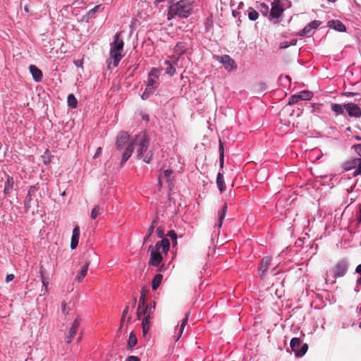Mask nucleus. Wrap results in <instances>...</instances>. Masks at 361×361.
<instances>
[{"instance_id": "26", "label": "nucleus", "mask_w": 361, "mask_h": 361, "mask_svg": "<svg viewBox=\"0 0 361 361\" xmlns=\"http://www.w3.org/2000/svg\"><path fill=\"white\" fill-rule=\"evenodd\" d=\"M189 316H190V312H188L185 314V317L183 319H182L180 326V328H179V334H178V336L177 337L176 341H178L180 338V337L182 336V334L183 333V331H184V329H185V325L188 323V320Z\"/></svg>"}, {"instance_id": "60", "label": "nucleus", "mask_w": 361, "mask_h": 361, "mask_svg": "<svg viewBox=\"0 0 361 361\" xmlns=\"http://www.w3.org/2000/svg\"><path fill=\"white\" fill-rule=\"evenodd\" d=\"M219 162L220 166L222 168L224 166V155L221 154L219 157Z\"/></svg>"}, {"instance_id": "9", "label": "nucleus", "mask_w": 361, "mask_h": 361, "mask_svg": "<svg viewBox=\"0 0 361 361\" xmlns=\"http://www.w3.org/2000/svg\"><path fill=\"white\" fill-rule=\"evenodd\" d=\"M348 270V264L345 260L338 262L333 268L335 277L343 276Z\"/></svg>"}, {"instance_id": "35", "label": "nucleus", "mask_w": 361, "mask_h": 361, "mask_svg": "<svg viewBox=\"0 0 361 361\" xmlns=\"http://www.w3.org/2000/svg\"><path fill=\"white\" fill-rule=\"evenodd\" d=\"M145 297H146L145 291L144 289H142L141 291V295H140V298L139 300V304H138L139 309L145 307L146 306Z\"/></svg>"}, {"instance_id": "7", "label": "nucleus", "mask_w": 361, "mask_h": 361, "mask_svg": "<svg viewBox=\"0 0 361 361\" xmlns=\"http://www.w3.org/2000/svg\"><path fill=\"white\" fill-rule=\"evenodd\" d=\"M148 250H151L149 264L154 267H158L161 263L163 259L159 250H157L155 247H153L152 245H149Z\"/></svg>"}, {"instance_id": "45", "label": "nucleus", "mask_w": 361, "mask_h": 361, "mask_svg": "<svg viewBox=\"0 0 361 361\" xmlns=\"http://www.w3.org/2000/svg\"><path fill=\"white\" fill-rule=\"evenodd\" d=\"M183 45V43L182 42L178 43L176 46V51L178 52L180 51V52H183L185 51V47Z\"/></svg>"}, {"instance_id": "40", "label": "nucleus", "mask_w": 361, "mask_h": 361, "mask_svg": "<svg viewBox=\"0 0 361 361\" xmlns=\"http://www.w3.org/2000/svg\"><path fill=\"white\" fill-rule=\"evenodd\" d=\"M167 235L172 239L174 243H176L177 235L174 231H169Z\"/></svg>"}, {"instance_id": "24", "label": "nucleus", "mask_w": 361, "mask_h": 361, "mask_svg": "<svg viewBox=\"0 0 361 361\" xmlns=\"http://www.w3.org/2000/svg\"><path fill=\"white\" fill-rule=\"evenodd\" d=\"M216 185L221 192L226 190V184L224 182V176L221 173H219L217 174Z\"/></svg>"}, {"instance_id": "2", "label": "nucleus", "mask_w": 361, "mask_h": 361, "mask_svg": "<svg viewBox=\"0 0 361 361\" xmlns=\"http://www.w3.org/2000/svg\"><path fill=\"white\" fill-rule=\"evenodd\" d=\"M192 8V2L190 0H180L169 6L167 18L170 20L175 16L187 18L190 15Z\"/></svg>"}, {"instance_id": "33", "label": "nucleus", "mask_w": 361, "mask_h": 361, "mask_svg": "<svg viewBox=\"0 0 361 361\" xmlns=\"http://www.w3.org/2000/svg\"><path fill=\"white\" fill-rule=\"evenodd\" d=\"M165 63L167 65L166 73L170 75H173L176 73L175 66L168 61H166Z\"/></svg>"}, {"instance_id": "58", "label": "nucleus", "mask_w": 361, "mask_h": 361, "mask_svg": "<svg viewBox=\"0 0 361 361\" xmlns=\"http://www.w3.org/2000/svg\"><path fill=\"white\" fill-rule=\"evenodd\" d=\"M146 307H151V311L154 312L155 310V302H154L153 304L146 305Z\"/></svg>"}, {"instance_id": "38", "label": "nucleus", "mask_w": 361, "mask_h": 361, "mask_svg": "<svg viewBox=\"0 0 361 361\" xmlns=\"http://www.w3.org/2000/svg\"><path fill=\"white\" fill-rule=\"evenodd\" d=\"M39 274H40V276H41L42 284L45 287V288L47 289V286H48L49 282L47 281V279L43 276V267L42 266L40 267Z\"/></svg>"}, {"instance_id": "39", "label": "nucleus", "mask_w": 361, "mask_h": 361, "mask_svg": "<svg viewBox=\"0 0 361 361\" xmlns=\"http://www.w3.org/2000/svg\"><path fill=\"white\" fill-rule=\"evenodd\" d=\"M359 164H357V167L353 173V176H357L361 174V158H359Z\"/></svg>"}, {"instance_id": "59", "label": "nucleus", "mask_w": 361, "mask_h": 361, "mask_svg": "<svg viewBox=\"0 0 361 361\" xmlns=\"http://www.w3.org/2000/svg\"><path fill=\"white\" fill-rule=\"evenodd\" d=\"M102 152V148L101 147H99L97 148V152L95 153V154L94 155V158H97Z\"/></svg>"}, {"instance_id": "21", "label": "nucleus", "mask_w": 361, "mask_h": 361, "mask_svg": "<svg viewBox=\"0 0 361 361\" xmlns=\"http://www.w3.org/2000/svg\"><path fill=\"white\" fill-rule=\"evenodd\" d=\"M221 62L226 69L231 70L235 65V61L228 55H224L221 57Z\"/></svg>"}, {"instance_id": "3", "label": "nucleus", "mask_w": 361, "mask_h": 361, "mask_svg": "<svg viewBox=\"0 0 361 361\" xmlns=\"http://www.w3.org/2000/svg\"><path fill=\"white\" fill-rule=\"evenodd\" d=\"M121 32H118L114 37V41L110 44V59L109 67L112 63L114 67L118 66L119 61L123 57L121 54L123 49L124 42L120 38Z\"/></svg>"}, {"instance_id": "51", "label": "nucleus", "mask_w": 361, "mask_h": 361, "mask_svg": "<svg viewBox=\"0 0 361 361\" xmlns=\"http://www.w3.org/2000/svg\"><path fill=\"white\" fill-rule=\"evenodd\" d=\"M13 279H14L13 274H8L6 277V281L7 283H8V282L11 281L12 280H13Z\"/></svg>"}, {"instance_id": "41", "label": "nucleus", "mask_w": 361, "mask_h": 361, "mask_svg": "<svg viewBox=\"0 0 361 361\" xmlns=\"http://www.w3.org/2000/svg\"><path fill=\"white\" fill-rule=\"evenodd\" d=\"M128 310H129V307L127 306L123 311V314H122V317H121V325L123 324V322H124V319L126 317V315L128 314Z\"/></svg>"}, {"instance_id": "29", "label": "nucleus", "mask_w": 361, "mask_h": 361, "mask_svg": "<svg viewBox=\"0 0 361 361\" xmlns=\"http://www.w3.org/2000/svg\"><path fill=\"white\" fill-rule=\"evenodd\" d=\"M173 173L172 170L167 169L164 171V173L161 175L159 178V185H161V179H165L166 182H169L171 180V176Z\"/></svg>"}, {"instance_id": "50", "label": "nucleus", "mask_w": 361, "mask_h": 361, "mask_svg": "<svg viewBox=\"0 0 361 361\" xmlns=\"http://www.w3.org/2000/svg\"><path fill=\"white\" fill-rule=\"evenodd\" d=\"M126 361H140L137 356H129L126 358Z\"/></svg>"}, {"instance_id": "10", "label": "nucleus", "mask_w": 361, "mask_h": 361, "mask_svg": "<svg viewBox=\"0 0 361 361\" xmlns=\"http://www.w3.org/2000/svg\"><path fill=\"white\" fill-rule=\"evenodd\" d=\"M344 108L350 117L360 118L361 117L360 108L354 103H347L344 104Z\"/></svg>"}, {"instance_id": "23", "label": "nucleus", "mask_w": 361, "mask_h": 361, "mask_svg": "<svg viewBox=\"0 0 361 361\" xmlns=\"http://www.w3.org/2000/svg\"><path fill=\"white\" fill-rule=\"evenodd\" d=\"M13 179L11 176H8L6 181L5 182V187L4 190V192L5 195H8L13 187Z\"/></svg>"}, {"instance_id": "64", "label": "nucleus", "mask_w": 361, "mask_h": 361, "mask_svg": "<svg viewBox=\"0 0 361 361\" xmlns=\"http://www.w3.org/2000/svg\"><path fill=\"white\" fill-rule=\"evenodd\" d=\"M345 94L346 96H348V97H349V96H353V95H355V94H357V93H353V92H346Z\"/></svg>"}, {"instance_id": "42", "label": "nucleus", "mask_w": 361, "mask_h": 361, "mask_svg": "<svg viewBox=\"0 0 361 361\" xmlns=\"http://www.w3.org/2000/svg\"><path fill=\"white\" fill-rule=\"evenodd\" d=\"M49 152L47 151L45 153H44V155L42 156V159H43V162L45 164H48L50 163V159L49 157Z\"/></svg>"}, {"instance_id": "49", "label": "nucleus", "mask_w": 361, "mask_h": 361, "mask_svg": "<svg viewBox=\"0 0 361 361\" xmlns=\"http://www.w3.org/2000/svg\"><path fill=\"white\" fill-rule=\"evenodd\" d=\"M35 190H36L35 185L30 186L29 188V190H28V193H27L28 197H32V195H33Z\"/></svg>"}, {"instance_id": "36", "label": "nucleus", "mask_w": 361, "mask_h": 361, "mask_svg": "<svg viewBox=\"0 0 361 361\" xmlns=\"http://www.w3.org/2000/svg\"><path fill=\"white\" fill-rule=\"evenodd\" d=\"M258 8L259 9V11L262 13V15L264 16H267V14L269 11V6L264 3H261L259 4V6H258Z\"/></svg>"}, {"instance_id": "30", "label": "nucleus", "mask_w": 361, "mask_h": 361, "mask_svg": "<svg viewBox=\"0 0 361 361\" xmlns=\"http://www.w3.org/2000/svg\"><path fill=\"white\" fill-rule=\"evenodd\" d=\"M137 340L135 334L133 332H131L129 336L128 345L129 348H133L137 343Z\"/></svg>"}, {"instance_id": "25", "label": "nucleus", "mask_w": 361, "mask_h": 361, "mask_svg": "<svg viewBox=\"0 0 361 361\" xmlns=\"http://www.w3.org/2000/svg\"><path fill=\"white\" fill-rule=\"evenodd\" d=\"M163 276L161 274H157L154 276L152 282V288L155 290L161 283Z\"/></svg>"}, {"instance_id": "1", "label": "nucleus", "mask_w": 361, "mask_h": 361, "mask_svg": "<svg viewBox=\"0 0 361 361\" xmlns=\"http://www.w3.org/2000/svg\"><path fill=\"white\" fill-rule=\"evenodd\" d=\"M149 142V139L146 133L141 132L137 134L133 142L126 147L123 154L121 164H124L130 157L135 147H137V159H142L145 163L149 164L152 157V152H148L146 154H144L148 149Z\"/></svg>"}, {"instance_id": "16", "label": "nucleus", "mask_w": 361, "mask_h": 361, "mask_svg": "<svg viewBox=\"0 0 361 361\" xmlns=\"http://www.w3.org/2000/svg\"><path fill=\"white\" fill-rule=\"evenodd\" d=\"M30 72L31 73L33 79L36 82H39L42 79V72L35 65H30L29 66Z\"/></svg>"}, {"instance_id": "47", "label": "nucleus", "mask_w": 361, "mask_h": 361, "mask_svg": "<svg viewBox=\"0 0 361 361\" xmlns=\"http://www.w3.org/2000/svg\"><path fill=\"white\" fill-rule=\"evenodd\" d=\"M153 232L154 231H152V228H148L147 233L145 235V237L144 238V243L147 242V240L149 238V237L152 235Z\"/></svg>"}, {"instance_id": "53", "label": "nucleus", "mask_w": 361, "mask_h": 361, "mask_svg": "<svg viewBox=\"0 0 361 361\" xmlns=\"http://www.w3.org/2000/svg\"><path fill=\"white\" fill-rule=\"evenodd\" d=\"M82 60H75L74 61V63L78 67H82Z\"/></svg>"}, {"instance_id": "43", "label": "nucleus", "mask_w": 361, "mask_h": 361, "mask_svg": "<svg viewBox=\"0 0 361 361\" xmlns=\"http://www.w3.org/2000/svg\"><path fill=\"white\" fill-rule=\"evenodd\" d=\"M153 92L154 91H148L147 87H146L145 92L141 96L142 99L144 100L147 99L149 97V94H152Z\"/></svg>"}, {"instance_id": "48", "label": "nucleus", "mask_w": 361, "mask_h": 361, "mask_svg": "<svg viewBox=\"0 0 361 361\" xmlns=\"http://www.w3.org/2000/svg\"><path fill=\"white\" fill-rule=\"evenodd\" d=\"M136 314H137V318L138 319H140L141 317H143V308L139 309V307H137Z\"/></svg>"}, {"instance_id": "18", "label": "nucleus", "mask_w": 361, "mask_h": 361, "mask_svg": "<svg viewBox=\"0 0 361 361\" xmlns=\"http://www.w3.org/2000/svg\"><path fill=\"white\" fill-rule=\"evenodd\" d=\"M358 161H359V158L350 159L343 163V168L346 171H350L353 169H357V164H359Z\"/></svg>"}, {"instance_id": "56", "label": "nucleus", "mask_w": 361, "mask_h": 361, "mask_svg": "<svg viewBox=\"0 0 361 361\" xmlns=\"http://www.w3.org/2000/svg\"><path fill=\"white\" fill-rule=\"evenodd\" d=\"M157 224V219H156L153 220V221L152 222L151 226H149V228H152V231H154V229L156 227Z\"/></svg>"}, {"instance_id": "20", "label": "nucleus", "mask_w": 361, "mask_h": 361, "mask_svg": "<svg viewBox=\"0 0 361 361\" xmlns=\"http://www.w3.org/2000/svg\"><path fill=\"white\" fill-rule=\"evenodd\" d=\"M328 23L330 27H332L338 32H345L346 30L345 26L340 20H332L329 21Z\"/></svg>"}, {"instance_id": "62", "label": "nucleus", "mask_w": 361, "mask_h": 361, "mask_svg": "<svg viewBox=\"0 0 361 361\" xmlns=\"http://www.w3.org/2000/svg\"><path fill=\"white\" fill-rule=\"evenodd\" d=\"M355 271L361 275V264L357 266Z\"/></svg>"}, {"instance_id": "19", "label": "nucleus", "mask_w": 361, "mask_h": 361, "mask_svg": "<svg viewBox=\"0 0 361 361\" xmlns=\"http://www.w3.org/2000/svg\"><path fill=\"white\" fill-rule=\"evenodd\" d=\"M90 264V262L87 261L85 263V264L82 267L81 270L78 273V274L75 278V280L78 282H81L82 279L85 277L89 266Z\"/></svg>"}, {"instance_id": "52", "label": "nucleus", "mask_w": 361, "mask_h": 361, "mask_svg": "<svg viewBox=\"0 0 361 361\" xmlns=\"http://www.w3.org/2000/svg\"><path fill=\"white\" fill-rule=\"evenodd\" d=\"M289 44L287 42H283L280 44V49H285L289 47Z\"/></svg>"}, {"instance_id": "17", "label": "nucleus", "mask_w": 361, "mask_h": 361, "mask_svg": "<svg viewBox=\"0 0 361 361\" xmlns=\"http://www.w3.org/2000/svg\"><path fill=\"white\" fill-rule=\"evenodd\" d=\"M169 240L168 238H163L161 241L157 243L154 247L158 250L161 249L163 252L166 253L169 250Z\"/></svg>"}, {"instance_id": "13", "label": "nucleus", "mask_w": 361, "mask_h": 361, "mask_svg": "<svg viewBox=\"0 0 361 361\" xmlns=\"http://www.w3.org/2000/svg\"><path fill=\"white\" fill-rule=\"evenodd\" d=\"M271 262V258L270 257H264L262 258L260 267L258 269L259 275L262 277L267 273Z\"/></svg>"}, {"instance_id": "55", "label": "nucleus", "mask_w": 361, "mask_h": 361, "mask_svg": "<svg viewBox=\"0 0 361 361\" xmlns=\"http://www.w3.org/2000/svg\"><path fill=\"white\" fill-rule=\"evenodd\" d=\"M31 200V197H28V195H27L26 198H25V207H30L29 206V203Z\"/></svg>"}, {"instance_id": "15", "label": "nucleus", "mask_w": 361, "mask_h": 361, "mask_svg": "<svg viewBox=\"0 0 361 361\" xmlns=\"http://www.w3.org/2000/svg\"><path fill=\"white\" fill-rule=\"evenodd\" d=\"M80 235V227L78 225H75L73 230V234L71 237V248L74 250L77 247L79 242V238Z\"/></svg>"}, {"instance_id": "32", "label": "nucleus", "mask_w": 361, "mask_h": 361, "mask_svg": "<svg viewBox=\"0 0 361 361\" xmlns=\"http://www.w3.org/2000/svg\"><path fill=\"white\" fill-rule=\"evenodd\" d=\"M227 208H228L227 204H225L222 208L221 213L219 214V224H218L219 228H220L222 225L223 221H224L226 214Z\"/></svg>"}, {"instance_id": "22", "label": "nucleus", "mask_w": 361, "mask_h": 361, "mask_svg": "<svg viewBox=\"0 0 361 361\" xmlns=\"http://www.w3.org/2000/svg\"><path fill=\"white\" fill-rule=\"evenodd\" d=\"M152 317H143L142 322V334L144 336H146L147 333L149 331L150 326H151V320Z\"/></svg>"}, {"instance_id": "5", "label": "nucleus", "mask_w": 361, "mask_h": 361, "mask_svg": "<svg viewBox=\"0 0 361 361\" xmlns=\"http://www.w3.org/2000/svg\"><path fill=\"white\" fill-rule=\"evenodd\" d=\"M159 80V71L157 68H152L149 72L147 78V87L148 91H154L158 87Z\"/></svg>"}, {"instance_id": "28", "label": "nucleus", "mask_w": 361, "mask_h": 361, "mask_svg": "<svg viewBox=\"0 0 361 361\" xmlns=\"http://www.w3.org/2000/svg\"><path fill=\"white\" fill-rule=\"evenodd\" d=\"M331 110L334 111L336 114H344V105L342 106L339 104H332L331 106Z\"/></svg>"}, {"instance_id": "57", "label": "nucleus", "mask_w": 361, "mask_h": 361, "mask_svg": "<svg viewBox=\"0 0 361 361\" xmlns=\"http://www.w3.org/2000/svg\"><path fill=\"white\" fill-rule=\"evenodd\" d=\"M157 224V219H156L153 220V221L152 222L151 226H149V228H152V231H154V229L156 227Z\"/></svg>"}, {"instance_id": "11", "label": "nucleus", "mask_w": 361, "mask_h": 361, "mask_svg": "<svg viewBox=\"0 0 361 361\" xmlns=\"http://www.w3.org/2000/svg\"><path fill=\"white\" fill-rule=\"evenodd\" d=\"M283 12V8L279 4V1H274L271 4V8L270 11V16L274 18H279L281 17Z\"/></svg>"}, {"instance_id": "31", "label": "nucleus", "mask_w": 361, "mask_h": 361, "mask_svg": "<svg viewBox=\"0 0 361 361\" xmlns=\"http://www.w3.org/2000/svg\"><path fill=\"white\" fill-rule=\"evenodd\" d=\"M103 212V209H102L99 205L95 206L91 212V219H95L99 214H101Z\"/></svg>"}, {"instance_id": "12", "label": "nucleus", "mask_w": 361, "mask_h": 361, "mask_svg": "<svg viewBox=\"0 0 361 361\" xmlns=\"http://www.w3.org/2000/svg\"><path fill=\"white\" fill-rule=\"evenodd\" d=\"M130 135L126 132H121L116 141V146L118 149H122L129 141Z\"/></svg>"}, {"instance_id": "37", "label": "nucleus", "mask_w": 361, "mask_h": 361, "mask_svg": "<svg viewBox=\"0 0 361 361\" xmlns=\"http://www.w3.org/2000/svg\"><path fill=\"white\" fill-rule=\"evenodd\" d=\"M143 308V317H152V314L153 312L151 311V307H147L146 306Z\"/></svg>"}, {"instance_id": "34", "label": "nucleus", "mask_w": 361, "mask_h": 361, "mask_svg": "<svg viewBox=\"0 0 361 361\" xmlns=\"http://www.w3.org/2000/svg\"><path fill=\"white\" fill-rule=\"evenodd\" d=\"M259 17V13L255 9L250 8L248 11V18L250 20H256Z\"/></svg>"}, {"instance_id": "27", "label": "nucleus", "mask_w": 361, "mask_h": 361, "mask_svg": "<svg viewBox=\"0 0 361 361\" xmlns=\"http://www.w3.org/2000/svg\"><path fill=\"white\" fill-rule=\"evenodd\" d=\"M67 102H68V105L71 108L75 109L77 107L78 100L73 94H68V98H67Z\"/></svg>"}, {"instance_id": "54", "label": "nucleus", "mask_w": 361, "mask_h": 361, "mask_svg": "<svg viewBox=\"0 0 361 361\" xmlns=\"http://www.w3.org/2000/svg\"><path fill=\"white\" fill-rule=\"evenodd\" d=\"M224 150L223 144H222L221 141L220 140V142H219V154H220V155L221 154L224 155Z\"/></svg>"}, {"instance_id": "63", "label": "nucleus", "mask_w": 361, "mask_h": 361, "mask_svg": "<svg viewBox=\"0 0 361 361\" xmlns=\"http://www.w3.org/2000/svg\"><path fill=\"white\" fill-rule=\"evenodd\" d=\"M66 303L65 302H63L61 304V307H62V312L63 313H66Z\"/></svg>"}, {"instance_id": "14", "label": "nucleus", "mask_w": 361, "mask_h": 361, "mask_svg": "<svg viewBox=\"0 0 361 361\" xmlns=\"http://www.w3.org/2000/svg\"><path fill=\"white\" fill-rule=\"evenodd\" d=\"M321 24L319 20H313L307 24L300 32V36H305L309 35L313 29L317 28Z\"/></svg>"}, {"instance_id": "4", "label": "nucleus", "mask_w": 361, "mask_h": 361, "mask_svg": "<svg viewBox=\"0 0 361 361\" xmlns=\"http://www.w3.org/2000/svg\"><path fill=\"white\" fill-rule=\"evenodd\" d=\"M290 344L291 350L297 357H302L308 349V345L307 343L302 344L299 338H293Z\"/></svg>"}, {"instance_id": "46", "label": "nucleus", "mask_w": 361, "mask_h": 361, "mask_svg": "<svg viewBox=\"0 0 361 361\" xmlns=\"http://www.w3.org/2000/svg\"><path fill=\"white\" fill-rule=\"evenodd\" d=\"M353 147L355 152L361 157V144L355 145Z\"/></svg>"}, {"instance_id": "44", "label": "nucleus", "mask_w": 361, "mask_h": 361, "mask_svg": "<svg viewBox=\"0 0 361 361\" xmlns=\"http://www.w3.org/2000/svg\"><path fill=\"white\" fill-rule=\"evenodd\" d=\"M157 233L159 238H162L164 235V228L159 226L157 228Z\"/></svg>"}, {"instance_id": "6", "label": "nucleus", "mask_w": 361, "mask_h": 361, "mask_svg": "<svg viewBox=\"0 0 361 361\" xmlns=\"http://www.w3.org/2000/svg\"><path fill=\"white\" fill-rule=\"evenodd\" d=\"M313 97L312 92L308 90H303L299 93L292 95L289 98L288 104L293 105L301 100H310Z\"/></svg>"}, {"instance_id": "8", "label": "nucleus", "mask_w": 361, "mask_h": 361, "mask_svg": "<svg viewBox=\"0 0 361 361\" xmlns=\"http://www.w3.org/2000/svg\"><path fill=\"white\" fill-rule=\"evenodd\" d=\"M80 325V319L78 317H77L73 321V322L69 329L68 334V335H66V336L65 338V341L66 343L69 344L70 343H71L73 338L75 337V336L77 334V331L79 329Z\"/></svg>"}, {"instance_id": "61", "label": "nucleus", "mask_w": 361, "mask_h": 361, "mask_svg": "<svg viewBox=\"0 0 361 361\" xmlns=\"http://www.w3.org/2000/svg\"><path fill=\"white\" fill-rule=\"evenodd\" d=\"M357 221H358V223L361 224V205L360 206V208H359V216L357 218Z\"/></svg>"}]
</instances>
